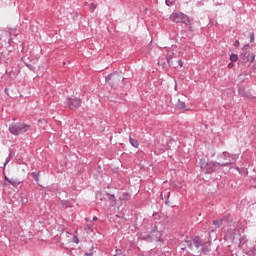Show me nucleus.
Segmentation results:
<instances>
[{"mask_svg":"<svg viewBox=\"0 0 256 256\" xmlns=\"http://www.w3.org/2000/svg\"><path fill=\"white\" fill-rule=\"evenodd\" d=\"M27 131H31V125L25 123H15L9 126V132L12 135H23L27 133Z\"/></svg>","mask_w":256,"mask_h":256,"instance_id":"obj_1","label":"nucleus"},{"mask_svg":"<svg viewBox=\"0 0 256 256\" xmlns=\"http://www.w3.org/2000/svg\"><path fill=\"white\" fill-rule=\"evenodd\" d=\"M170 21L173 23H184V25H189L191 20H189V16L183 14L182 12H174L170 15Z\"/></svg>","mask_w":256,"mask_h":256,"instance_id":"obj_2","label":"nucleus"},{"mask_svg":"<svg viewBox=\"0 0 256 256\" xmlns=\"http://www.w3.org/2000/svg\"><path fill=\"white\" fill-rule=\"evenodd\" d=\"M185 243L187 247L192 249V251H195V249H201V247H205V242L198 236L194 237L193 244L191 243V240H185Z\"/></svg>","mask_w":256,"mask_h":256,"instance_id":"obj_3","label":"nucleus"},{"mask_svg":"<svg viewBox=\"0 0 256 256\" xmlns=\"http://www.w3.org/2000/svg\"><path fill=\"white\" fill-rule=\"evenodd\" d=\"M200 167L201 169H205L206 167V173H213L215 171H217V169H219V167H221V165L217 162H209L207 164H205V162H201L200 163Z\"/></svg>","mask_w":256,"mask_h":256,"instance_id":"obj_4","label":"nucleus"},{"mask_svg":"<svg viewBox=\"0 0 256 256\" xmlns=\"http://www.w3.org/2000/svg\"><path fill=\"white\" fill-rule=\"evenodd\" d=\"M67 105L72 111H77L81 107V99L79 98H68Z\"/></svg>","mask_w":256,"mask_h":256,"instance_id":"obj_5","label":"nucleus"},{"mask_svg":"<svg viewBox=\"0 0 256 256\" xmlns=\"http://www.w3.org/2000/svg\"><path fill=\"white\" fill-rule=\"evenodd\" d=\"M121 79L123 80V77L121 75H119V73L115 72L110 74L107 78L106 81H108L109 85L115 86L117 85V83H119V81H121Z\"/></svg>","mask_w":256,"mask_h":256,"instance_id":"obj_6","label":"nucleus"},{"mask_svg":"<svg viewBox=\"0 0 256 256\" xmlns=\"http://www.w3.org/2000/svg\"><path fill=\"white\" fill-rule=\"evenodd\" d=\"M244 59L243 61H250V63H253L255 61V54H253L252 52H247L244 55Z\"/></svg>","mask_w":256,"mask_h":256,"instance_id":"obj_7","label":"nucleus"},{"mask_svg":"<svg viewBox=\"0 0 256 256\" xmlns=\"http://www.w3.org/2000/svg\"><path fill=\"white\" fill-rule=\"evenodd\" d=\"M129 141H130V144L132 145V147H135V149H137L139 147V142L137 140L130 137Z\"/></svg>","mask_w":256,"mask_h":256,"instance_id":"obj_8","label":"nucleus"},{"mask_svg":"<svg viewBox=\"0 0 256 256\" xmlns=\"http://www.w3.org/2000/svg\"><path fill=\"white\" fill-rule=\"evenodd\" d=\"M242 97H246V99H255V96L251 92H244Z\"/></svg>","mask_w":256,"mask_h":256,"instance_id":"obj_9","label":"nucleus"},{"mask_svg":"<svg viewBox=\"0 0 256 256\" xmlns=\"http://www.w3.org/2000/svg\"><path fill=\"white\" fill-rule=\"evenodd\" d=\"M5 180L10 183L13 187H17L19 185V182L17 180H9V178L5 177Z\"/></svg>","mask_w":256,"mask_h":256,"instance_id":"obj_10","label":"nucleus"},{"mask_svg":"<svg viewBox=\"0 0 256 256\" xmlns=\"http://www.w3.org/2000/svg\"><path fill=\"white\" fill-rule=\"evenodd\" d=\"M239 60V56H237V54H231L230 56V61H232L233 63L237 62Z\"/></svg>","mask_w":256,"mask_h":256,"instance_id":"obj_11","label":"nucleus"},{"mask_svg":"<svg viewBox=\"0 0 256 256\" xmlns=\"http://www.w3.org/2000/svg\"><path fill=\"white\" fill-rule=\"evenodd\" d=\"M177 107L178 109H185V102L178 100Z\"/></svg>","mask_w":256,"mask_h":256,"instance_id":"obj_12","label":"nucleus"},{"mask_svg":"<svg viewBox=\"0 0 256 256\" xmlns=\"http://www.w3.org/2000/svg\"><path fill=\"white\" fill-rule=\"evenodd\" d=\"M31 175L33 176V178L35 179L36 183H39V172H32Z\"/></svg>","mask_w":256,"mask_h":256,"instance_id":"obj_13","label":"nucleus"},{"mask_svg":"<svg viewBox=\"0 0 256 256\" xmlns=\"http://www.w3.org/2000/svg\"><path fill=\"white\" fill-rule=\"evenodd\" d=\"M90 9L93 11L94 9H97V6L95 4H90Z\"/></svg>","mask_w":256,"mask_h":256,"instance_id":"obj_14","label":"nucleus"},{"mask_svg":"<svg viewBox=\"0 0 256 256\" xmlns=\"http://www.w3.org/2000/svg\"><path fill=\"white\" fill-rule=\"evenodd\" d=\"M213 225H221V221L214 220Z\"/></svg>","mask_w":256,"mask_h":256,"instance_id":"obj_15","label":"nucleus"},{"mask_svg":"<svg viewBox=\"0 0 256 256\" xmlns=\"http://www.w3.org/2000/svg\"><path fill=\"white\" fill-rule=\"evenodd\" d=\"M73 241H74V243H79V238H77V236H74Z\"/></svg>","mask_w":256,"mask_h":256,"instance_id":"obj_16","label":"nucleus"},{"mask_svg":"<svg viewBox=\"0 0 256 256\" xmlns=\"http://www.w3.org/2000/svg\"><path fill=\"white\" fill-rule=\"evenodd\" d=\"M178 63L180 67H183V60H179Z\"/></svg>","mask_w":256,"mask_h":256,"instance_id":"obj_17","label":"nucleus"},{"mask_svg":"<svg viewBox=\"0 0 256 256\" xmlns=\"http://www.w3.org/2000/svg\"><path fill=\"white\" fill-rule=\"evenodd\" d=\"M235 47H239V41L236 40L235 43H234Z\"/></svg>","mask_w":256,"mask_h":256,"instance_id":"obj_18","label":"nucleus"},{"mask_svg":"<svg viewBox=\"0 0 256 256\" xmlns=\"http://www.w3.org/2000/svg\"><path fill=\"white\" fill-rule=\"evenodd\" d=\"M232 67H233V63H229V64H228V68H229V69H232Z\"/></svg>","mask_w":256,"mask_h":256,"instance_id":"obj_19","label":"nucleus"},{"mask_svg":"<svg viewBox=\"0 0 256 256\" xmlns=\"http://www.w3.org/2000/svg\"><path fill=\"white\" fill-rule=\"evenodd\" d=\"M171 58L168 59V65H172Z\"/></svg>","mask_w":256,"mask_h":256,"instance_id":"obj_20","label":"nucleus"},{"mask_svg":"<svg viewBox=\"0 0 256 256\" xmlns=\"http://www.w3.org/2000/svg\"><path fill=\"white\" fill-rule=\"evenodd\" d=\"M39 123H47L45 120H39Z\"/></svg>","mask_w":256,"mask_h":256,"instance_id":"obj_21","label":"nucleus"},{"mask_svg":"<svg viewBox=\"0 0 256 256\" xmlns=\"http://www.w3.org/2000/svg\"><path fill=\"white\" fill-rule=\"evenodd\" d=\"M97 219H98L97 216L93 217V221H97Z\"/></svg>","mask_w":256,"mask_h":256,"instance_id":"obj_22","label":"nucleus"},{"mask_svg":"<svg viewBox=\"0 0 256 256\" xmlns=\"http://www.w3.org/2000/svg\"><path fill=\"white\" fill-rule=\"evenodd\" d=\"M2 37H3V35H2L1 32H0V41H1Z\"/></svg>","mask_w":256,"mask_h":256,"instance_id":"obj_23","label":"nucleus"},{"mask_svg":"<svg viewBox=\"0 0 256 256\" xmlns=\"http://www.w3.org/2000/svg\"><path fill=\"white\" fill-rule=\"evenodd\" d=\"M253 39H255V36H253V35H252V37H251V41H253Z\"/></svg>","mask_w":256,"mask_h":256,"instance_id":"obj_24","label":"nucleus"},{"mask_svg":"<svg viewBox=\"0 0 256 256\" xmlns=\"http://www.w3.org/2000/svg\"><path fill=\"white\" fill-rule=\"evenodd\" d=\"M166 4L169 5V0H166Z\"/></svg>","mask_w":256,"mask_h":256,"instance_id":"obj_25","label":"nucleus"}]
</instances>
